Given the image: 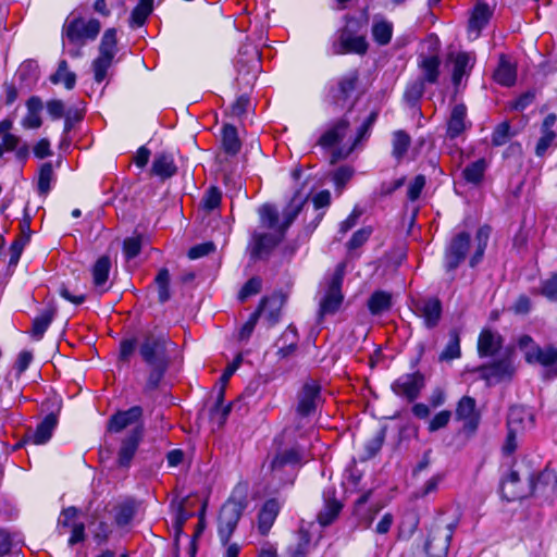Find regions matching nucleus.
<instances>
[{"instance_id": "obj_1", "label": "nucleus", "mask_w": 557, "mask_h": 557, "mask_svg": "<svg viewBox=\"0 0 557 557\" xmlns=\"http://www.w3.org/2000/svg\"><path fill=\"white\" fill-rule=\"evenodd\" d=\"M171 342L163 333L148 332L140 345L139 355L148 368V375L145 385L146 391H154L159 387L169 367L170 356L168 346Z\"/></svg>"}, {"instance_id": "obj_2", "label": "nucleus", "mask_w": 557, "mask_h": 557, "mask_svg": "<svg viewBox=\"0 0 557 557\" xmlns=\"http://www.w3.org/2000/svg\"><path fill=\"white\" fill-rule=\"evenodd\" d=\"M556 483V475L552 471L544 470L537 474H531L528 486L523 487L519 473L516 470H510L502 480L500 492L506 500L515 502L537 493H544L547 487L554 490Z\"/></svg>"}, {"instance_id": "obj_3", "label": "nucleus", "mask_w": 557, "mask_h": 557, "mask_svg": "<svg viewBox=\"0 0 557 557\" xmlns=\"http://www.w3.org/2000/svg\"><path fill=\"white\" fill-rule=\"evenodd\" d=\"M459 523L458 518L448 519L438 515L431 524L424 545L429 557H446L450 541Z\"/></svg>"}, {"instance_id": "obj_4", "label": "nucleus", "mask_w": 557, "mask_h": 557, "mask_svg": "<svg viewBox=\"0 0 557 557\" xmlns=\"http://www.w3.org/2000/svg\"><path fill=\"white\" fill-rule=\"evenodd\" d=\"M345 20L346 25L336 33V39L332 42L329 54H366L368 51V42L364 36L358 35L360 21L357 17L348 15Z\"/></svg>"}, {"instance_id": "obj_5", "label": "nucleus", "mask_w": 557, "mask_h": 557, "mask_svg": "<svg viewBox=\"0 0 557 557\" xmlns=\"http://www.w3.org/2000/svg\"><path fill=\"white\" fill-rule=\"evenodd\" d=\"M324 398L319 381L306 379L296 394V414L300 418L313 416L322 407Z\"/></svg>"}, {"instance_id": "obj_6", "label": "nucleus", "mask_w": 557, "mask_h": 557, "mask_svg": "<svg viewBox=\"0 0 557 557\" xmlns=\"http://www.w3.org/2000/svg\"><path fill=\"white\" fill-rule=\"evenodd\" d=\"M282 231L255 230L250 234L247 250L252 260H267L284 239Z\"/></svg>"}, {"instance_id": "obj_7", "label": "nucleus", "mask_w": 557, "mask_h": 557, "mask_svg": "<svg viewBox=\"0 0 557 557\" xmlns=\"http://www.w3.org/2000/svg\"><path fill=\"white\" fill-rule=\"evenodd\" d=\"M245 500L230 498L221 508L218 520V535L223 545H227L246 508Z\"/></svg>"}, {"instance_id": "obj_8", "label": "nucleus", "mask_w": 557, "mask_h": 557, "mask_svg": "<svg viewBox=\"0 0 557 557\" xmlns=\"http://www.w3.org/2000/svg\"><path fill=\"white\" fill-rule=\"evenodd\" d=\"M101 29V24L96 18L85 22L82 17H67L63 25V36L71 44L85 45L88 40H95Z\"/></svg>"}, {"instance_id": "obj_9", "label": "nucleus", "mask_w": 557, "mask_h": 557, "mask_svg": "<svg viewBox=\"0 0 557 557\" xmlns=\"http://www.w3.org/2000/svg\"><path fill=\"white\" fill-rule=\"evenodd\" d=\"M343 278V265H339L329 283L325 295L320 300V319L325 315H333L339 310L344 300V295L342 293Z\"/></svg>"}, {"instance_id": "obj_10", "label": "nucleus", "mask_w": 557, "mask_h": 557, "mask_svg": "<svg viewBox=\"0 0 557 557\" xmlns=\"http://www.w3.org/2000/svg\"><path fill=\"white\" fill-rule=\"evenodd\" d=\"M359 73L357 70L348 72L335 83H331L327 90V98L334 107L344 109L357 88Z\"/></svg>"}, {"instance_id": "obj_11", "label": "nucleus", "mask_w": 557, "mask_h": 557, "mask_svg": "<svg viewBox=\"0 0 557 557\" xmlns=\"http://www.w3.org/2000/svg\"><path fill=\"white\" fill-rule=\"evenodd\" d=\"M424 386V374L420 371H414L400 375L392 383L391 388L396 396L406 399L408 403H413L419 398Z\"/></svg>"}, {"instance_id": "obj_12", "label": "nucleus", "mask_w": 557, "mask_h": 557, "mask_svg": "<svg viewBox=\"0 0 557 557\" xmlns=\"http://www.w3.org/2000/svg\"><path fill=\"white\" fill-rule=\"evenodd\" d=\"M470 240L467 232H460L451 238L444 251L443 264L447 273L454 272L466 260Z\"/></svg>"}, {"instance_id": "obj_13", "label": "nucleus", "mask_w": 557, "mask_h": 557, "mask_svg": "<svg viewBox=\"0 0 557 557\" xmlns=\"http://www.w3.org/2000/svg\"><path fill=\"white\" fill-rule=\"evenodd\" d=\"M412 312L423 321L428 330L435 329L443 315V305L437 297H422L412 300Z\"/></svg>"}, {"instance_id": "obj_14", "label": "nucleus", "mask_w": 557, "mask_h": 557, "mask_svg": "<svg viewBox=\"0 0 557 557\" xmlns=\"http://www.w3.org/2000/svg\"><path fill=\"white\" fill-rule=\"evenodd\" d=\"M455 418L462 422V430L467 435H473L481 421L475 399L471 396H462L457 403Z\"/></svg>"}, {"instance_id": "obj_15", "label": "nucleus", "mask_w": 557, "mask_h": 557, "mask_svg": "<svg viewBox=\"0 0 557 557\" xmlns=\"http://www.w3.org/2000/svg\"><path fill=\"white\" fill-rule=\"evenodd\" d=\"M144 432V425H136L122 440L117 453V463L120 467L128 468L131 466V462L135 454L137 453L139 444L143 441Z\"/></svg>"}, {"instance_id": "obj_16", "label": "nucleus", "mask_w": 557, "mask_h": 557, "mask_svg": "<svg viewBox=\"0 0 557 557\" xmlns=\"http://www.w3.org/2000/svg\"><path fill=\"white\" fill-rule=\"evenodd\" d=\"M481 379L488 384L510 380L515 373V367L510 358H503L492 363L478 368Z\"/></svg>"}, {"instance_id": "obj_17", "label": "nucleus", "mask_w": 557, "mask_h": 557, "mask_svg": "<svg viewBox=\"0 0 557 557\" xmlns=\"http://www.w3.org/2000/svg\"><path fill=\"white\" fill-rule=\"evenodd\" d=\"M286 302V295L282 292H275L260 300L255 311H260V318L268 323V326L275 325L281 319V311Z\"/></svg>"}, {"instance_id": "obj_18", "label": "nucleus", "mask_w": 557, "mask_h": 557, "mask_svg": "<svg viewBox=\"0 0 557 557\" xmlns=\"http://www.w3.org/2000/svg\"><path fill=\"white\" fill-rule=\"evenodd\" d=\"M349 126L350 123L346 116H342L336 121L329 123L324 132L319 137L317 145L325 150L334 148L344 139Z\"/></svg>"}, {"instance_id": "obj_19", "label": "nucleus", "mask_w": 557, "mask_h": 557, "mask_svg": "<svg viewBox=\"0 0 557 557\" xmlns=\"http://www.w3.org/2000/svg\"><path fill=\"white\" fill-rule=\"evenodd\" d=\"M144 410L140 406H133L127 410H119L111 416L108 422V431L119 433L131 425H144Z\"/></svg>"}, {"instance_id": "obj_20", "label": "nucleus", "mask_w": 557, "mask_h": 557, "mask_svg": "<svg viewBox=\"0 0 557 557\" xmlns=\"http://www.w3.org/2000/svg\"><path fill=\"white\" fill-rule=\"evenodd\" d=\"M468 127H471V122L467 120V107L463 103L455 104L447 120L446 136L450 140L458 138Z\"/></svg>"}, {"instance_id": "obj_21", "label": "nucleus", "mask_w": 557, "mask_h": 557, "mask_svg": "<svg viewBox=\"0 0 557 557\" xmlns=\"http://www.w3.org/2000/svg\"><path fill=\"white\" fill-rule=\"evenodd\" d=\"M336 491L329 486L323 491V508L318 513V521L321 525L327 527L338 517L343 505L335 497Z\"/></svg>"}, {"instance_id": "obj_22", "label": "nucleus", "mask_w": 557, "mask_h": 557, "mask_svg": "<svg viewBox=\"0 0 557 557\" xmlns=\"http://www.w3.org/2000/svg\"><path fill=\"white\" fill-rule=\"evenodd\" d=\"M57 414L53 412L47 414L34 431H28L26 433L25 441L30 442L34 445H44L48 443L57 428Z\"/></svg>"}, {"instance_id": "obj_23", "label": "nucleus", "mask_w": 557, "mask_h": 557, "mask_svg": "<svg viewBox=\"0 0 557 557\" xmlns=\"http://www.w3.org/2000/svg\"><path fill=\"white\" fill-rule=\"evenodd\" d=\"M534 426V414L530 408L511 406L507 417V429L521 432Z\"/></svg>"}, {"instance_id": "obj_24", "label": "nucleus", "mask_w": 557, "mask_h": 557, "mask_svg": "<svg viewBox=\"0 0 557 557\" xmlns=\"http://www.w3.org/2000/svg\"><path fill=\"white\" fill-rule=\"evenodd\" d=\"M441 59L437 54H420L418 58V67L422 75L418 77L419 81H424V84H436L440 77Z\"/></svg>"}, {"instance_id": "obj_25", "label": "nucleus", "mask_w": 557, "mask_h": 557, "mask_svg": "<svg viewBox=\"0 0 557 557\" xmlns=\"http://www.w3.org/2000/svg\"><path fill=\"white\" fill-rule=\"evenodd\" d=\"M475 58L470 52H458L453 59L451 82L458 88L463 77H468L473 69Z\"/></svg>"}, {"instance_id": "obj_26", "label": "nucleus", "mask_w": 557, "mask_h": 557, "mask_svg": "<svg viewBox=\"0 0 557 557\" xmlns=\"http://www.w3.org/2000/svg\"><path fill=\"white\" fill-rule=\"evenodd\" d=\"M302 462V455L298 448L292 447L278 451L271 462V469L277 473L284 471L286 468L292 470L296 469Z\"/></svg>"}, {"instance_id": "obj_27", "label": "nucleus", "mask_w": 557, "mask_h": 557, "mask_svg": "<svg viewBox=\"0 0 557 557\" xmlns=\"http://www.w3.org/2000/svg\"><path fill=\"white\" fill-rule=\"evenodd\" d=\"M281 506L277 499H268L258 513V530L261 535H267L271 530Z\"/></svg>"}, {"instance_id": "obj_28", "label": "nucleus", "mask_w": 557, "mask_h": 557, "mask_svg": "<svg viewBox=\"0 0 557 557\" xmlns=\"http://www.w3.org/2000/svg\"><path fill=\"white\" fill-rule=\"evenodd\" d=\"M492 16V10L490 7L482 1H479L471 14L468 24V32L470 35H474V38L479 37L481 30L487 25Z\"/></svg>"}, {"instance_id": "obj_29", "label": "nucleus", "mask_w": 557, "mask_h": 557, "mask_svg": "<svg viewBox=\"0 0 557 557\" xmlns=\"http://www.w3.org/2000/svg\"><path fill=\"white\" fill-rule=\"evenodd\" d=\"M488 168L490 161L485 158H480L467 164L461 172V176L468 184L479 186L483 183Z\"/></svg>"}, {"instance_id": "obj_30", "label": "nucleus", "mask_w": 557, "mask_h": 557, "mask_svg": "<svg viewBox=\"0 0 557 557\" xmlns=\"http://www.w3.org/2000/svg\"><path fill=\"white\" fill-rule=\"evenodd\" d=\"M525 360L529 363H540L544 367H550L557 362V349L553 346L541 348L533 345L525 351Z\"/></svg>"}, {"instance_id": "obj_31", "label": "nucleus", "mask_w": 557, "mask_h": 557, "mask_svg": "<svg viewBox=\"0 0 557 557\" xmlns=\"http://www.w3.org/2000/svg\"><path fill=\"white\" fill-rule=\"evenodd\" d=\"M493 77L497 84L505 87H511L515 85L517 79V67L505 54H502Z\"/></svg>"}, {"instance_id": "obj_32", "label": "nucleus", "mask_w": 557, "mask_h": 557, "mask_svg": "<svg viewBox=\"0 0 557 557\" xmlns=\"http://www.w3.org/2000/svg\"><path fill=\"white\" fill-rule=\"evenodd\" d=\"M306 200H307V196L306 197L301 196L300 191L297 190L295 193V195L293 196L290 202L283 210V220H282V222H280L281 224L278 226V231H282L284 236H285L288 227L293 224V222L296 220V218L300 213Z\"/></svg>"}, {"instance_id": "obj_33", "label": "nucleus", "mask_w": 557, "mask_h": 557, "mask_svg": "<svg viewBox=\"0 0 557 557\" xmlns=\"http://www.w3.org/2000/svg\"><path fill=\"white\" fill-rule=\"evenodd\" d=\"M502 347V337L491 330H483L478 339V352L481 357L494 356Z\"/></svg>"}, {"instance_id": "obj_34", "label": "nucleus", "mask_w": 557, "mask_h": 557, "mask_svg": "<svg viewBox=\"0 0 557 557\" xmlns=\"http://www.w3.org/2000/svg\"><path fill=\"white\" fill-rule=\"evenodd\" d=\"M27 113L22 120V125L24 128L36 129L39 128L42 124L40 112L44 108L42 101L37 96H32L26 101Z\"/></svg>"}, {"instance_id": "obj_35", "label": "nucleus", "mask_w": 557, "mask_h": 557, "mask_svg": "<svg viewBox=\"0 0 557 557\" xmlns=\"http://www.w3.org/2000/svg\"><path fill=\"white\" fill-rule=\"evenodd\" d=\"M111 260L108 256H101L92 265V283L100 293L108 290L106 283L109 278Z\"/></svg>"}, {"instance_id": "obj_36", "label": "nucleus", "mask_w": 557, "mask_h": 557, "mask_svg": "<svg viewBox=\"0 0 557 557\" xmlns=\"http://www.w3.org/2000/svg\"><path fill=\"white\" fill-rule=\"evenodd\" d=\"M151 172L163 180L175 175L177 168L174 163L173 157L169 153L156 154L152 162Z\"/></svg>"}, {"instance_id": "obj_37", "label": "nucleus", "mask_w": 557, "mask_h": 557, "mask_svg": "<svg viewBox=\"0 0 557 557\" xmlns=\"http://www.w3.org/2000/svg\"><path fill=\"white\" fill-rule=\"evenodd\" d=\"M224 394H225L224 387L222 386L218 392L215 404L210 411L211 419L212 420L218 419V424L220 426L225 423L227 416L230 414V412L233 409H235V408L239 409V404H240V399L238 398L237 400L224 406L223 405Z\"/></svg>"}, {"instance_id": "obj_38", "label": "nucleus", "mask_w": 557, "mask_h": 557, "mask_svg": "<svg viewBox=\"0 0 557 557\" xmlns=\"http://www.w3.org/2000/svg\"><path fill=\"white\" fill-rule=\"evenodd\" d=\"M55 315V309L50 307L45 309L40 314L34 318L32 323L30 335L39 341L52 323Z\"/></svg>"}, {"instance_id": "obj_39", "label": "nucleus", "mask_w": 557, "mask_h": 557, "mask_svg": "<svg viewBox=\"0 0 557 557\" xmlns=\"http://www.w3.org/2000/svg\"><path fill=\"white\" fill-rule=\"evenodd\" d=\"M153 1L154 0H139L131 13L129 26L132 28H138L145 25L147 18L153 11Z\"/></svg>"}, {"instance_id": "obj_40", "label": "nucleus", "mask_w": 557, "mask_h": 557, "mask_svg": "<svg viewBox=\"0 0 557 557\" xmlns=\"http://www.w3.org/2000/svg\"><path fill=\"white\" fill-rule=\"evenodd\" d=\"M392 307V296L384 290H375L368 299V309L373 315L381 314Z\"/></svg>"}, {"instance_id": "obj_41", "label": "nucleus", "mask_w": 557, "mask_h": 557, "mask_svg": "<svg viewBox=\"0 0 557 557\" xmlns=\"http://www.w3.org/2000/svg\"><path fill=\"white\" fill-rule=\"evenodd\" d=\"M449 339L445 348L440 354L438 360L441 362H448L454 359H458L461 356L460 349V335L458 330L453 329L449 331Z\"/></svg>"}, {"instance_id": "obj_42", "label": "nucleus", "mask_w": 557, "mask_h": 557, "mask_svg": "<svg viewBox=\"0 0 557 557\" xmlns=\"http://www.w3.org/2000/svg\"><path fill=\"white\" fill-rule=\"evenodd\" d=\"M371 492L363 493L356 502H355V515L359 519V523L364 528L369 529L379 512V509L369 508L367 512L362 513V509L368 503L370 498Z\"/></svg>"}, {"instance_id": "obj_43", "label": "nucleus", "mask_w": 557, "mask_h": 557, "mask_svg": "<svg viewBox=\"0 0 557 557\" xmlns=\"http://www.w3.org/2000/svg\"><path fill=\"white\" fill-rule=\"evenodd\" d=\"M424 91V81H419L416 78L414 81H411L407 84L404 91V101L411 109L418 108Z\"/></svg>"}, {"instance_id": "obj_44", "label": "nucleus", "mask_w": 557, "mask_h": 557, "mask_svg": "<svg viewBox=\"0 0 557 557\" xmlns=\"http://www.w3.org/2000/svg\"><path fill=\"white\" fill-rule=\"evenodd\" d=\"M222 146L224 151L230 156H235L239 152L242 144L238 138L237 129L231 124H226L222 129Z\"/></svg>"}, {"instance_id": "obj_45", "label": "nucleus", "mask_w": 557, "mask_h": 557, "mask_svg": "<svg viewBox=\"0 0 557 557\" xmlns=\"http://www.w3.org/2000/svg\"><path fill=\"white\" fill-rule=\"evenodd\" d=\"M55 181V174L51 162H45L38 171L37 191L40 196H47L51 190V184Z\"/></svg>"}, {"instance_id": "obj_46", "label": "nucleus", "mask_w": 557, "mask_h": 557, "mask_svg": "<svg viewBox=\"0 0 557 557\" xmlns=\"http://www.w3.org/2000/svg\"><path fill=\"white\" fill-rule=\"evenodd\" d=\"M260 224L271 232H275L280 226V214L273 205L265 203L258 210Z\"/></svg>"}, {"instance_id": "obj_47", "label": "nucleus", "mask_w": 557, "mask_h": 557, "mask_svg": "<svg viewBox=\"0 0 557 557\" xmlns=\"http://www.w3.org/2000/svg\"><path fill=\"white\" fill-rule=\"evenodd\" d=\"M50 82L52 84L63 83L65 88L71 90L74 88L76 84V74L74 72L69 71L66 60H60L58 64V70L50 76Z\"/></svg>"}, {"instance_id": "obj_48", "label": "nucleus", "mask_w": 557, "mask_h": 557, "mask_svg": "<svg viewBox=\"0 0 557 557\" xmlns=\"http://www.w3.org/2000/svg\"><path fill=\"white\" fill-rule=\"evenodd\" d=\"M373 40L380 46L391 42L393 36V24L386 20L375 21L372 24Z\"/></svg>"}, {"instance_id": "obj_49", "label": "nucleus", "mask_w": 557, "mask_h": 557, "mask_svg": "<svg viewBox=\"0 0 557 557\" xmlns=\"http://www.w3.org/2000/svg\"><path fill=\"white\" fill-rule=\"evenodd\" d=\"M377 112L372 111L367 119L361 123V125L357 128L356 136L350 147V151L357 149L363 141L368 140L371 135L373 125L377 120Z\"/></svg>"}, {"instance_id": "obj_50", "label": "nucleus", "mask_w": 557, "mask_h": 557, "mask_svg": "<svg viewBox=\"0 0 557 557\" xmlns=\"http://www.w3.org/2000/svg\"><path fill=\"white\" fill-rule=\"evenodd\" d=\"M411 144L410 136L405 131H395L392 138V156L399 162L407 153Z\"/></svg>"}, {"instance_id": "obj_51", "label": "nucleus", "mask_w": 557, "mask_h": 557, "mask_svg": "<svg viewBox=\"0 0 557 557\" xmlns=\"http://www.w3.org/2000/svg\"><path fill=\"white\" fill-rule=\"evenodd\" d=\"M116 29L108 28L102 35L99 46V54L114 59L116 54Z\"/></svg>"}, {"instance_id": "obj_52", "label": "nucleus", "mask_w": 557, "mask_h": 557, "mask_svg": "<svg viewBox=\"0 0 557 557\" xmlns=\"http://www.w3.org/2000/svg\"><path fill=\"white\" fill-rule=\"evenodd\" d=\"M136 509L132 502H125L115 508L114 520L119 527L127 525L135 517Z\"/></svg>"}, {"instance_id": "obj_53", "label": "nucleus", "mask_w": 557, "mask_h": 557, "mask_svg": "<svg viewBox=\"0 0 557 557\" xmlns=\"http://www.w3.org/2000/svg\"><path fill=\"white\" fill-rule=\"evenodd\" d=\"M186 498L180 500L176 505L172 504L174 509L173 527L177 534L183 532L184 524L191 517L185 508Z\"/></svg>"}, {"instance_id": "obj_54", "label": "nucleus", "mask_w": 557, "mask_h": 557, "mask_svg": "<svg viewBox=\"0 0 557 557\" xmlns=\"http://www.w3.org/2000/svg\"><path fill=\"white\" fill-rule=\"evenodd\" d=\"M221 200V190L216 186H211L206 190L201 199V205L206 211H213L220 207Z\"/></svg>"}, {"instance_id": "obj_55", "label": "nucleus", "mask_w": 557, "mask_h": 557, "mask_svg": "<svg viewBox=\"0 0 557 557\" xmlns=\"http://www.w3.org/2000/svg\"><path fill=\"white\" fill-rule=\"evenodd\" d=\"M113 58L99 54L92 62V70L95 74V81L101 83L107 76V72L111 66Z\"/></svg>"}, {"instance_id": "obj_56", "label": "nucleus", "mask_w": 557, "mask_h": 557, "mask_svg": "<svg viewBox=\"0 0 557 557\" xmlns=\"http://www.w3.org/2000/svg\"><path fill=\"white\" fill-rule=\"evenodd\" d=\"M512 134L510 133V124L505 121L498 124L492 134V145L499 147L505 145L510 138Z\"/></svg>"}, {"instance_id": "obj_57", "label": "nucleus", "mask_w": 557, "mask_h": 557, "mask_svg": "<svg viewBox=\"0 0 557 557\" xmlns=\"http://www.w3.org/2000/svg\"><path fill=\"white\" fill-rule=\"evenodd\" d=\"M444 480V474L437 473L430 478L423 486H421L416 493V498H424L435 492H437L440 484Z\"/></svg>"}, {"instance_id": "obj_58", "label": "nucleus", "mask_w": 557, "mask_h": 557, "mask_svg": "<svg viewBox=\"0 0 557 557\" xmlns=\"http://www.w3.org/2000/svg\"><path fill=\"white\" fill-rule=\"evenodd\" d=\"M385 440V431L380 430L364 445L366 459L373 458L382 448Z\"/></svg>"}, {"instance_id": "obj_59", "label": "nucleus", "mask_w": 557, "mask_h": 557, "mask_svg": "<svg viewBox=\"0 0 557 557\" xmlns=\"http://www.w3.org/2000/svg\"><path fill=\"white\" fill-rule=\"evenodd\" d=\"M372 234L371 227H362L356 231L351 238L347 242L346 246L349 251L355 250L359 247H361L364 243L368 242Z\"/></svg>"}, {"instance_id": "obj_60", "label": "nucleus", "mask_w": 557, "mask_h": 557, "mask_svg": "<svg viewBox=\"0 0 557 557\" xmlns=\"http://www.w3.org/2000/svg\"><path fill=\"white\" fill-rule=\"evenodd\" d=\"M262 288V280L259 276L249 278L239 292V299L245 301L248 297L257 295Z\"/></svg>"}, {"instance_id": "obj_61", "label": "nucleus", "mask_w": 557, "mask_h": 557, "mask_svg": "<svg viewBox=\"0 0 557 557\" xmlns=\"http://www.w3.org/2000/svg\"><path fill=\"white\" fill-rule=\"evenodd\" d=\"M141 250V238L140 236L127 237L123 242V252L126 259L131 260L137 257Z\"/></svg>"}, {"instance_id": "obj_62", "label": "nucleus", "mask_w": 557, "mask_h": 557, "mask_svg": "<svg viewBox=\"0 0 557 557\" xmlns=\"http://www.w3.org/2000/svg\"><path fill=\"white\" fill-rule=\"evenodd\" d=\"M451 418V412L449 410H442L437 412L429 422L428 430L433 433L443 428H445Z\"/></svg>"}, {"instance_id": "obj_63", "label": "nucleus", "mask_w": 557, "mask_h": 557, "mask_svg": "<svg viewBox=\"0 0 557 557\" xmlns=\"http://www.w3.org/2000/svg\"><path fill=\"white\" fill-rule=\"evenodd\" d=\"M27 243H28L27 238H24L23 236H18L11 244V246L9 248V255H10L9 264L10 265H16L18 263L21 255H22L24 247L26 246Z\"/></svg>"}, {"instance_id": "obj_64", "label": "nucleus", "mask_w": 557, "mask_h": 557, "mask_svg": "<svg viewBox=\"0 0 557 557\" xmlns=\"http://www.w3.org/2000/svg\"><path fill=\"white\" fill-rule=\"evenodd\" d=\"M541 294L552 301H557V273L542 283Z\"/></svg>"}]
</instances>
